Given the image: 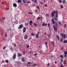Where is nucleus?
Listing matches in <instances>:
<instances>
[{"instance_id":"nucleus-1","label":"nucleus","mask_w":67,"mask_h":67,"mask_svg":"<svg viewBox=\"0 0 67 67\" xmlns=\"http://www.w3.org/2000/svg\"><path fill=\"white\" fill-rule=\"evenodd\" d=\"M64 54L60 56V57H61L62 58H64L67 57L66 55L67 54V52L65 51L64 52Z\"/></svg>"},{"instance_id":"nucleus-2","label":"nucleus","mask_w":67,"mask_h":67,"mask_svg":"<svg viewBox=\"0 0 67 67\" xmlns=\"http://www.w3.org/2000/svg\"><path fill=\"white\" fill-rule=\"evenodd\" d=\"M51 22L53 24H56V23L57 24V22L54 20V19H52Z\"/></svg>"},{"instance_id":"nucleus-3","label":"nucleus","mask_w":67,"mask_h":67,"mask_svg":"<svg viewBox=\"0 0 67 67\" xmlns=\"http://www.w3.org/2000/svg\"><path fill=\"white\" fill-rule=\"evenodd\" d=\"M23 27V25H19V26L18 27L19 29H22V28Z\"/></svg>"},{"instance_id":"nucleus-4","label":"nucleus","mask_w":67,"mask_h":67,"mask_svg":"<svg viewBox=\"0 0 67 67\" xmlns=\"http://www.w3.org/2000/svg\"><path fill=\"white\" fill-rule=\"evenodd\" d=\"M47 23L45 24V22H43V24H42V26H47Z\"/></svg>"},{"instance_id":"nucleus-5","label":"nucleus","mask_w":67,"mask_h":67,"mask_svg":"<svg viewBox=\"0 0 67 67\" xmlns=\"http://www.w3.org/2000/svg\"><path fill=\"white\" fill-rule=\"evenodd\" d=\"M13 59L14 60L16 59V54L15 53H14V55L13 57Z\"/></svg>"},{"instance_id":"nucleus-6","label":"nucleus","mask_w":67,"mask_h":67,"mask_svg":"<svg viewBox=\"0 0 67 67\" xmlns=\"http://www.w3.org/2000/svg\"><path fill=\"white\" fill-rule=\"evenodd\" d=\"M56 15L54 16V17H55L56 18H57L58 17V11L57 10H56Z\"/></svg>"},{"instance_id":"nucleus-7","label":"nucleus","mask_w":67,"mask_h":67,"mask_svg":"<svg viewBox=\"0 0 67 67\" xmlns=\"http://www.w3.org/2000/svg\"><path fill=\"white\" fill-rule=\"evenodd\" d=\"M26 29L25 27H24L23 28V33H25V32H26Z\"/></svg>"},{"instance_id":"nucleus-8","label":"nucleus","mask_w":67,"mask_h":67,"mask_svg":"<svg viewBox=\"0 0 67 67\" xmlns=\"http://www.w3.org/2000/svg\"><path fill=\"white\" fill-rule=\"evenodd\" d=\"M18 55L19 57H20V56H22V54L21 53H18Z\"/></svg>"},{"instance_id":"nucleus-9","label":"nucleus","mask_w":67,"mask_h":67,"mask_svg":"<svg viewBox=\"0 0 67 67\" xmlns=\"http://www.w3.org/2000/svg\"><path fill=\"white\" fill-rule=\"evenodd\" d=\"M32 23H33V21H32V20H30L29 22V24H30V25H32Z\"/></svg>"},{"instance_id":"nucleus-10","label":"nucleus","mask_w":67,"mask_h":67,"mask_svg":"<svg viewBox=\"0 0 67 67\" xmlns=\"http://www.w3.org/2000/svg\"><path fill=\"white\" fill-rule=\"evenodd\" d=\"M21 60L22 62H23L24 63V62H25V59L24 58L22 57L21 58Z\"/></svg>"},{"instance_id":"nucleus-11","label":"nucleus","mask_w":67,"mask_h":67,"mask_svg":"<svg viewBox=\"0 0 67 67\" xmlns=\"http://www.w3.org/2000/svg\"><path fill=\"white\" fill-rule=\"evenodd\" d=\"M24 39L25 40H26V39H27V38H28V36L27 35H26L24 37Z\"/></svg>"},{"instance_id":"nucleus-12","label":"nucleus","mask_w":67,"mask_h":67,"mask_svg":"<svg viewBox=\"0 0 67 67\" xmlns=\"http://www.w3.org/2000/svg\"><path fill=\"white\" fill-rule=\"evenodd\" d=\"M53 29L55 31H56V32H57V30H58L57 28V27H54Z\"/></svg>"},{"instance_id":"nucleus-13","label":"nucleus","mask_w":67,"mask_h":67,"mask_svg":"<svg viewBox=\"0 0 67 67\" xmlns=\"http://www.w3.org/2000/svg\"><path fill=\"white\" fill-rule=\"evenodd\" d=\"M66 37H67V36L66 35V34H63V38L64 39H65Z\"/></svg>"},{"instance_id":"nucleus-14","label":"nucleus","mask_w":67,"mask_h":67,"mask_svg":"<svg viewBox=\"0 0 67 67\" xmlns=\"http://www.w3.org/2000/svg\"><path fill=\"white\" fill-rule=\"evenodd\" d=\"M13 5L14 7H17V5H16V4L15 3L13 4Z\"/></svg>"},{"instance_id":"nucleus-15","label":"nucleus","mask_w":67,"mask_h":67,"mask_svg":"<svg viewBox=\"0 0 67 67\" xmlns=\"http://www.w3.org/2000/svg\"><path fill=\"white\" fill-rule=\"evenodd\" d=\"M51 15L52 16H51V17H54V16H55V15H54V14L53 12V13L52 12V13H51Z\"/></svg>"},{"instance_id":"nucleus-16","label":"nucleus","mask_w":67,"mask_h":67,"mask_svg":"<svg viewBox=\"0 0 67 67\" xmlns=\"http://www.w3.org/2000/svg\"><path fill=\"white\" fill-rule=\"evenodd\" d=\"M63 44H65V43H67V40H65L63 41Z\"/></svg>"},{"instance_id":"nucleus-17","label":"nucleus","mask_w":67,"mask_h":67,"mask_svg":"<svg viewBox=\"0 0 67 67\" xmlns=\"http://www.w3.org/2000/svg\"><path fill=\"white\" fill-rule=\"evenodd\" d=\"M22 52H23V55H25V54L26 53V52H25V51H22Z\"/></svg>"},{"instance_id":"nucleus-18","label":"nucleus","mask_w":67,"mask_h":67,"mask_svg":"<svg viewBox=\"0 0 67 67\" xmlns=\"http://www.w3.org/2000/svg\"><path fill=\"white\" fill-rule=\"evenodd\" d=\"M21 64H22V63L20 62H19L17 63V65H21Z\"/></svg>"},{"instance_id":"nucleus-19","label":"nucleus","mask_w":67,"mask_h":67,"mask_svg":"<svg viewBox=\"0 0 67 67\" xmlns=\"http://www.w3.org/2000/svg\"><path fill=\"white\" fill-rule=\"evenodd\" d=\"M60 36H61V37H64V33L62 32L60 35Z\"/></svg>"},{"instance_id":"nucleus-20","label":"nucleus","mask_w":67,"mask_h":67,"mask_svg":"<svg viewBox=\"0 0 67 67\" xmlns=\"http://www.w3.org/2000/svg\"><path fill=\"white\" fill-rule=\"evenodd\" d=\"M17 2L20 3V2H22V1L21 0H18V1H17Z\"/></svg>"},{"instance_id":"nucleus-21","label":"nucleus","mask_w":67,"mask_h":67,"mask_svg":"<svg viewBox=\"0 0 67 67\" xmlns=\"http://www.w3.org/2000/svg\"><path fill=\"white\" fill-rule=\"evenodd\" d=\"M23 3H26V0H24L23 1Z\"/></svg>"},{"instance_id":"nucleus-22","label":"nucleus","mask_w":67,"mask_h":67,"mask_svg":"<svg viewBox=\"0 0 67 67\" xmlns=\"http://www.w3.org/2000/svg\"><path fill=\"white\" fill-rule=\"evenodd\" d=\"M56 37H57V38H58V40H59L60 38H59V36L57 35L56 36Z\"/></svg>"},{"instance_id":"nucleus-23","label":"nucleus","mask_w":67,"mask_h":67,"mask_svg":"<svg viewBox=\"0 0 67 67\" xmlns=\"http://www.w3.org/2000/svg\"><path fill=\"white\" fill-rule=\"evenodd\" d=\"M56 37H57V38H58V40H59L60 38H59V36L57 35L56 36Z\"/></svg>"},{"instance_id":"nucleus-24","label":"nucleus","mask_w":67,"mask_h":67,"mask_svg":"<svg viewBox=\"0 0 67 67\" xmlns=\"http://www.w3.org/2000/svg\"><path fill=\"white\" fill-rule=\"evenodd\" d=\"M35 35L36 36V38H38V35H37V34H36Z\"/></svg>"},{"instance_id":"nucleus-25","label":"nucleus","mask_w":67,"mask_h":67,"mask_svg":"<svg viewBox=\"0 0 67 67\" xmlns=\"http://www.w3.org/2000/svg\"><path fill=\"white\" fill-rule=\"evenodd\" d=\"M58 23H57V24L56 23V24H55V27H57L58 26Z\"/></svg>"},{"instance_id":"nucleus-26","label":"nucleus","mask_w":67,"mask_h":67,"mask_svg":"<svg viewBox=\"0 0 67 67\" xmlns=\"http://www.w3.org/2000/svg\"><path fill=\"white\" fill-rule=\"evenodd\" d=\"M27 64H28L29 65H31V64H32V63L31 62H27Z\"/></svg>"},{"instance_id":"nucleus-27","label":"nucleus","mask_w":67,"mask_h":67,"mask_svg":"<svg viewBox=\"0 0 67 67\" xmlns=\"http://www.w3.org/2000/svg\"><path fill=\"white\" fill-rule=\"evenodd\" d=\"M66 60H65L64 61V62L63 63V64L64 65H65V64H66Z\"/></svg>"},{"instance_id":"nucleus-28","label":"nucleus","mask_w":67,"mask_h":67,"mask_svg":"<svg viewBox=\"0 0 67 67\" xmlns=\"http://www.w3.org/2000/svg\"><path fill=\"white\" fill-rule=\"evenodd\" d=\"M37 65V64L36 63L34 64L33 65H32V66H36Z\"/></svg>"},{"instance_id":"nucleus-29","label":"nucleus","mask_w":67,"mask_h":67,"mask_svg":"<svg viewBox=\"0 0 67 67\" xmlns=\"http://www.w3.org/2000/svg\"><path fill=\"white\" fill-rule=\"evenodd\" d=\"M31 36H33L34 35V34L33 33H31Z\"/></svg>"},{"instance_id":"nucleus-30","label":"nucleus","mask_w":67,"mask_h":67,"mask_svg":"<svg viewBox=\"0 0 67 67\" xmlns=\"http://www.w3.org/2000/svg\"><path fill=\"white\" fill-rule=\"evenodd\" d=\"M34 25L35 26H37V24H36L35 23H34Z\"/></svg>"},{"instance_id":"nucleus-31","label":"nucleus","mask_w":67,"mask_h":67,"mask_svg":"<svg viewBox=\"0 0 67 67\" xmlns=\"http://www.w3.org/2000/svg\"><path fill=\"white\" fill-rule=\"evenodd\" d=\"M5 63H9V60H5Z\"/></svg>"},{"instance_id":"nucleus-32","label":"nucleus","mask_w":67,"mask_h":67,"mask_svg":"<svg viewBox=\"0 0 67 67\" xmlns=\"http://www.w3.org/2000/svg\"><path fill=\"white\" fill-rule=\"evenodd\" d=\"M58 23L59 25H62V22L60 21H59Z\"/></svg>"},{"instance_id":"nucleus-33","label":"nucleus","mask_w":67,"mask_h":67,"mask_svg":"<svg viewBox=\"0 0 67 67\" xmlns=\"http://www.w3.org/2000/svg\"><path fill=\"white\" fill-rule=\"evenodd\" d=\"M53 13L54 14H56V11H52V13H53Z\"/></svg>"},{"instance_id":"nucleus-34","label":"nucleus","mask_w":67,"mask_h":67,"mask_svg":"<svg viewBox=\"0 0 67 67\" xmlns=\"http://www.w3.org/2000/svg\"><path fill=\"white\" fill-rule=\"evenodd\" d=\"M54 19L55 21H57V18L56 17L54 18Z\"/></svg>"},{"instance_id":"nucleus-35","label":"nucleus","mask_w":67,"mask_h":67,"mask_svg":"<svg viewBox=\"0 0 67 67\" xmlns=\"http://www.w3.org/2000/svg\"><path fill=\"white\" fill-rule=\"evenodd\" d=\"M37 55V53H35L34 54V56H36Z\"/></svg>"},{"instance_id":"nucleus-36","label":"nucleus","mask_w":67,"mask_h":67,"mask_svg":"<svg viewBox=\"0 0 67 67\" xmlns=\"http://www.w3.org/2000/svg\"><path fill=\"white\" fill-rule=\"evenodd\" d=\"M46 15L47 16H48V17H49V15L48 14H46Z\"/></svg>"},{"instance_id":"nucleus-37","label":"nucleus","mask_w":67,"mask_h":67,"mask_svg":"<svg viewBox=\"0 0 67 67\" xmlns=\"http://www.w3.org/2000/svg\"><path fill=\"white\" fill-rule=\"evenodd\" d=\"M59 3H61L62 2V0H59Z\"/></svg>"},{"instance_id":"nucleus-38","label":"nucleus","mask_w":67,"mask_h":67,"mask_svg":"<svg viewBox=\"0 0 67 67\" xmlns=\"http://www.w3.org/2000/svg\"><path fill=\"white\" fill-rule=\"evenodd\" d=\"M61 39H60V40H61V42H63V40H64V38L63 39H62V37L61 38Z\"/></svg>"},{"instance_id":"nucleus-39","label":"nucleus","mask_w":67,"mask_h":67,"mask_svg":"<svg viewBox=\"0 0 67 67\" xmlns=\"http://www.w3.org/2000/svg\"><path fill=\"white\" fill-rule=\"evenodd\" d=\"M44 7H48V5H47V4H45L44 5Z\"/></svg>"},{"instance_id":"nucleus-40","label":"nucleus","mask_w":67,"mask_h":67,"mask_svg":"<svg viewBox=\"0 0 67 67\" xmlns=\"http://www.w3.org/2000/svg\"><path fill=\"white\" fill-rule=\"evenodd\" d=\"M13 45H14V47H16V45L15 43H14Z\"/></svg>"},{"instance_id":"nucleus-41","label":"nucleus","mask_w":67,"mask_h":67,"mask_svg":"<svg viewBox=\"0 0 67 67\" xmlns=\"http://www.w3.org/2000/svg\"><path fill=\"white\" fill-rule=\"evenodd\" d=\"M37 0H35L34 1V2L35 3H37Z\"/></svg>"},{"instance_id":"nucleus-42","label":"nucleus","mask_w":67,"mask_h":67,"mask_svg":"<svg viewBox=\"0 0 67 67\" xmlns=\"http://www.w3.org/2000/svg\"><path fill=\"white\" fill-rule=\"evenodd\" d=\"M48 27H50V24L49 23H48Z\"/></svg>"},{"instance_id":"nucleus-43","label":"nucleus","mask_w":67,"mask_h":67,"mask_svg":"<svg viewBox=\"0 0 67 67\" xmlns=\"http://www.w3.org/2000/svg\"><path fill=\"white\" fill-rule=\"evenodd\" d=\"M63 58H62L61 60L60 61V62L61 63H63Z\"/></svg>"},{"instance_id":"nucleus-44","label":"nucleus","mask_w":67,"mask_h":67,"mask_svg":"<svg viewBox=\"0 0 67 67\" xmlns=\"http://www.w3.org/2000/svg\"><path fill=\"white\" fill-rule=\"evenodd\" d=\"M50 64H49V63H48L47 65V66H48L49 67L50 66Z\"/></svg>"},{"instance_id":"nucleus-45","label":"nucleus","mask_w":67,"mask_h":67,"mask_svg":"<svg viewBox=\"0 0 67 67\" xmlns=\"http://www.w3.org/2000/svg\"><path fill=\"white\" fill-rule=\"evenodd\" d=\"M41 19V17H38L37 18V20H39V19Z\"/></svg>"},{"instance_id":"nucleus-46","label":"nucleus","mask_w":67,"mask_h":67,"mask_svg":"<svg viewBox=\"0 0 67 67\" xmlns=\"http://www.w3.org/2000/svg\"><path fill=\"white\" fill-rule=\"evenodd\" d=\"M60 7L61 8H63V5H60Z\"/></svg>"},{"instance_id":"nucleus-47","label":"nucleus","mask_w":67,"mask_h":67,"mask_svg":"<svg viewBox=\"0 0 67 67\" xmlns=\"http://www.w3.org/2000/svg\"><path fill=\"white\" fill-rule=\"evenodd\" d=\"M62 2L63 3H65V2H66V1L65 0H63L62 1Z\"/></svg>"},{"instance_id":"nucleus-48","label":"nucleus","mask_w":67,"mask_h":67,"mask_svg":"<svg viewBox=\"0 0 67 67\" xmlns=\"http://www.w3.org/2000/svg\"><path fill=\"white\" fill-rule=\"evenodd\" d=\"M36 8H37V9H38V10H39V9H40V7H39V6H37L36 7Z\"/></svg>"},{"instance_id":"nucleus-49","label":"nucleus","mask_w":67,"mask_h":67,"mask_svg":"<svg viewBox=\"0 0 67 67\" xmlns=\"http://www.w3.org/2000/svg\"><path fill=\"white\" fill-rule=\"evenodd\" d=\"M30 3V2H29V1H26V3H27V4H28V3Z\"/></svg>"},{"instance_id":"nucleus-50","label":"nucleus","mask_w":67,"mask_h":67,"mask_svg":"<svg viewBox=\"0 0 67 67\" xmlns=\"http://www.w3.org/2000/svg\"><path fill=\"white\" fill-rule=\"evenodd\" d=\"M7 32L5 33V37H7Z\"/></svg>"},{"instance_id":"nucleus-51","label":"nucleus","mask_w":67,"mask_h":67,"mask_svg":"<svg viewBox=\"0 0 67 67\" xmlns=\"http://www.w3.org/2000/svg\"><path fill=\"white\" fill-rule=\"evenodd\" d=\"M47 42L46 41H45V45H47Z\"/></svg>"},{"instance_id":"nucleus-52","label":"nucleus","mask_w":67,"mask_h":67,"mask_svg":"<svg viewBox=\"0 0 67 67\" xmlns=\"http://www.w3.org/2000/svg\"><path fill=\"white\" fill-rule=\"evenodd\" d=\"M51 43H52V44H53V45H54V46H55V44H54V43L53 42H51Z\"/></svg>"},{"instance_id":"nucleus-53","label":"nucleus","mask_w":67,"mask_h":67,"mask_svg":"<svg viewBox=\"0 0 67 67\" xmlns=\"http://www.w3.org/2000/svg\"><path fill=\"white\" fill-rule=\"evenodd\" d=\"M30 47V46H29V45H28V46H27L26 47L27 48H29V47Z\"/></svg>"},{"instance_id":"nucleus-54","label":"nucleus","mask_w":67,"mask_h":67,"mask_svg":"<svg viewBox=\"0 0 67 67\" xmlns=\"http://www.w3.org/2000/svg\"><path fill=\"white\" fill-rule=\"evenodd\" d=\"M0 21L1 22H3V20H2L0 18Z\"/></svg>"},{"instance_id":"nucleus-55","label":"nucleus","mask_w":67,"mask_h":67,"mask_svg":"<svg viewBox=\"0 0 67 67\" xmlns=\"http://www.w3.org/2000/svg\"><path fill=\"white\" fill-rule=\"evenodd\" d=\"M64 27L65 28V27H66V25L64 24Z\"/></svg>"},{"instance_id":"nucleus-56","label":"nucleus","mask_w":67,"mask_h":67,"mask_svg":"<svg viewBox=\"0 0 67 67\" xmlns=\"http://www.w3.org/2000/svg\"><path fill=\"white\" fill-rule=\"evenodd\" d=\"M40 3L41 4H43V2H42V1L40 2Z\"/></svg>"},{"instance_id":"nucleus-57","label":"nucleus","mask_w":67,"mask_h":67,"mask_svg":"<svg viewBox=\"0 0 67 67\" xmlns=\"http://www.w3.org/2000/svg\"><path fill=\"white\" fill-rule=\"evenodd\" d=\"M49 37H50V36H51V35H47Z\"/></svg>"},{"instance_id":"nucleus-58","label":"nucleus","mask_w":67,"mask_h":67,"mask_svg":"<svg viewBox=\"0 0 67 67\" xmlns=\"http://www.w3.org/2000/svg\"><path fill=\"white\" fill-rule=\"evenodd\" d=\"M31 40V38H29L28 39V41H30V40Z\"/></svg>"},{"instance_id":"nucleus-59","label":"nucleus","mask_w":67,"mask_h":67,"mask_svg":"<svg viewBox=\"0 0 67 67\" xmlns=\"http://www.w3.org/2000/svg\"><path fill=\"white\" fill-rule=\"evenodd\" d=\"M10 49H11V50H12L13 49V48H12V47H11L10 48Z\"/></svg>"},{"instance_id":"nucleus-60","label":"nucleus","mask_w":67,"mask_h":67,"mask_svg":"<svg viewBox=\"0 0 67 67\" xmlns=\"http://www.w3.org/2000/svg\"><path fill=\"white\" fill-rule=\"evenodd\" d=\"M9 30H10V28H9V29H7V31L8 32H9Z\"/></svg>"},{"instance_id":"nucleus-61","label":"nucleus","mask_w":67,"mask_h":67,"mask_svg":"<svg viewBox=\"0 0 67 67\" xmlns=\"http://www.w3.org/2000/svg\"><path fill=\"white\" fill-rule=\"evenodd\" d=\"M29 14H32V13L31 12H29L28 13Z\"/></svg>"},{"instance_id":"nucleus-62","label":"nucleus","mask_w":67,"mask_h":67,"mask_svg":"<svg viewBox=\"0 0 67 67\" xmlns=\"http://www.w3.org/2000/svg\"><path fill=\"white\" fill-rule=\"evenodd\" d=\"M39 33H40V32L38 31L37 32V34L38 35L39 34Z\"/></svg>"},{"instance_id":"nucleus-63","label":"nucleus","mask_w":67,"mask_h":67,"mask_svg":"<svg viewBox=\"0 0 67 67\" xmlns=\"http://www.w3.org/2000/svg\"><path fill=\"white\" fill-rule=\"evenodd\" d=\"M10 31L12 32V29L10 28Z\"/></svg>"},{"instance_id":"nucleus-64","label":"nucleus","mask_w":67,"mask_h":67,"mask_svg":"<svg viewBox=\"0 0 67 67\" xmlns=\"http://www.w3.org/2000/svg\"><path fill=\"white\" fill-rule=\"evenodd\" d=\"M2 19L3 20L4 19H5V17H3L2 18Z\"/></svg>"}]
</instances>
